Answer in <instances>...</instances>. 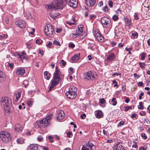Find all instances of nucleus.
<instances>
[{
    "label": "nucleus",
    "instance_id": "1",
    "mask_svg": "<svg viewBox=\"0 0 150 150\" xmlns=\"http://www.w3.org/2000/svg\"><path fill=\"white\" fill-rule=\"evenodd\" d=\"M61 75V72L60 70L58 69L57 66L55 68V70L53 74V79L51 81V85L49 87L48 91H50L59 82L61 78L60 76Z\"/></svg>",
    "mask_w": 150,
    "mask_h": 150
},
{
    "label": "nucleus",
    "instance_id": "2",
    "mask_svg": "<svg viewBox=\"0 0 150 150\" xmlns=\"http://www.w3.org/2000/svg\"><path fill=\"white\" fill-rule=\"evenodd\" d=\"M64 6L63 0H54L51 5L46 4L45 7L47 9L50 10L62 9Z\"/></svg>",
    "mask_w": 150,
    "mask_h": 150
},
{
    "label": "nucleus",
    "instance_id": "3",
    "mask_svg": "<svg viewBox=\"0 0 150 150\" xmlns=\"http://www.w3.org/2000/svg\"><path fill=\"white\" fill-rule=\"evenodd\" d=\"M1 107L4 109L6 112H11L10 109L12 105L11 100L6 97H2L0 100Z\"/></svg>",
    "mask_w": 150,
    "mask_h": 150
},
{
    "label": "nucleus",
    "instance_id": "4",
    "mask_svg": "<svg viewBox=\"0 0 150 150\" xmlns=\"http://www.w3.org/2000/svg\"><path fill=\"white\" fill-rule=\"evenodd\" d=\"M0 137L2 141L6 143L9 142L11 140L10 134L8 132L4 131L0 132Z\"/></svg>",
    "mask_w": 150,
    "mask_h": 150
},
{
    "label": "nucleus",
    "instance_id": "5",
    "mask_svg": "<svg viewBox=\"0 0 150 150\" xmlns=\"http://www.w3.org/2000/svg\"><path fill=\"white\" fill-rule=\"evenodd\" d=\"M75 87L71 86L69 89V91L66 92V95L67 98L72 99L74 98L75 95Z\"/></svg>",
    "mask_w": 150,
    "mask_h": 150
},
{
    "label": "nucleus",
    "instance_id": "6",
    "mask_svg": "<svg viewBox=\"0 0 150 150\" xmlns=\"http://www.w3.org/2000/svg\"><path fill=\"white\" fill-rule=\"evenodd\" d=\"M53 28L52 25L50 24H47L45 28V32L46 35L50 37L53 33Z\"/></svg>",
    "mask_w": 150,
    "mask_h": 150
},
{
    "label": "nucleus",
    "instance_id": "7",
    "mask_svg": "<svg viewBox=\"0 0 150 150\" xmlns=\"http://www.w3.org/2000/svg\"><path fill=\"white\" fill-rule=\"evenodd\" d=\"M101 21L102 24L105 25L106 27L111 28L112 26V23L110 19L107 17H104L102 18Z\"/></svg>",
    "mask_w": 150,
    "mask_h": 150
},
{
    "label": "nucleus",
    "instance_id": "8",
    "mask_svg": "<svg viewBox=\"0 0 150 150\" xmlns=\"http://www.w3.org/2000/svg\"><path fill=\"white\" fill-rule=\"evenodd\" d=\"M94 34L98 41L100 42H102L104 41V38L103 36L98 30H96Z\"/></svg>",
    "mask_w": 150,
    "mask_h": 150
},
{
    "label": "nucleus",
    "instance_id": "9",
    "mask_svg": "<svg viewBox=\"0 0 150 150\" xmlns=\"http://www.w3.org/2000/svg\"><path fill=\"white\" fill-rule=\"evenodd\" d=\"M15 24L18 27L21 28H24L26 25L25 22L21 20H19L16 21L15 23Z\"/></svg>",
    "mask_w": 150,
    "mask_h": 150
},
{
    "label": "nucleus",
    "instance_id": "10",
    "mask_svg": "<svg viewBox=\"0 0 150 150\" xmlns=\"http://www.w3.org/2000/svg\"><path fill=\"white\" fill-rule=\"evenodd\" d=\"M84 78L88 80L95 78L91 71H89L84 74Z\"/></svg>",
    "mask_w": 150,
    "mask_h": 150
},
{
    "label": "nucleus",
    "instance_id": "11",
    "mask_svg": "<svg viewBox=\"0 0 150 150\" xmlns=\"http://www.w3.org/2000/svg\"><path fill=\"white\" fill-rule=\"evenodd\" d=\"M85 3L88 7H93L96 3V0H85Z\"/></svg>",
    "mask_w": 150,
    "mask_h": 150
},
{
    "label": "nucleus",
    "instance_id": "12",
    "mask_svg": "<svg viewBox=\"0 0 150 150\" xmlns=\"http://www.w3.org/2000/svg\"><path fill=\"white\" fill-rule=\"evenodd\" d=\"M112 148L114 150H125L124 147L120 143L114 145Z\"/></svg>",
    "mask_w": 150,
    "mask_h": 150
},
{
    "label": "nucleus",
    "instance_id": "13",
    "mask_svg": "<svg viewBox=\"0 0 150 150\" xmlns=\"http://www.w3.org/2000/svg\"><path fill=\"white\" fill-rule=\"evenodd\" d=\"M83 31V26L82 25H79L78 28L76 31V38L77 36L80 35Z\"/></svg>",
    "mask_w": 150,
    "mask_h": 150
},
{
    "label": "nucleus",
    "instance_id": "14",
    "mask_svg": "<svg viewBox=\"0 0 150 150\" xmlns=\"http://www.w3.org/2000/svg\"><path fill=\"white\" fill-rule=\"evenodd\" d=\"M115 58V54L113 53H110L107 57L106 60L108 62L113 60Z\"/></svg>",
    "mask_w": 150,
    "mask_h": 150
},
{
    "label": "nucleus",
    "instance_id": "15",
    "mask_svg": "<svg viewBox=\"0 0 150 150\" xmlns=\"http://www.w3.org/2000/svg\"><path fill=\"white\" fill-rule=\"evenodd\" d=\"M14 129L16 131L19 132H21L23 130V128L20 124H17L15 125Z\"/></svg>",
    "mask_w": 150,
    "mask_h": 150
},
{
    "label": "nucleus",
    "instance_id": "16",
    "mask_svg": "<svg viewBox=\"0 0 150 150\" xmlns=\"http://www.w3.org/2000/svg\"><path fill=\"white\" fill-rule=\"evenodd\" d=\"M96 116L98 118H100L103 117V112L100 110H99L96 111L95 112Z\"/></svg>",
    "mask_w": 150,
    "mask_h": 150
},
{
    "label": "nucleus",
    "instance_id": "17",
    "mask_svg": "<svg viewBox=\"0 0 150 150\" xmlns=\"http://www.w3.org/2000/svg\"><path fill=\"white\" fill-rule=\"evenodd\" d=\"M26 53H25L24 51H23L22 53V55L20 54H18V56H19V57L21 59L23 60V59H25L26 60L28 59V58L26 57L25 55Z\"/></svg>",
    "mask_w": 150,
    "mask_h": 150
},
{
    "label": "nucleus",
    "instance_id": "18",
    "mask_svg": "<svg viewBox=\"0 0 150 150\" xmlns=\"http://www.w3.org/2000/svg\"><path fill=\"white\" fill-rule=\"evenodd\" d=\"M6 80L5 75L2 71L0 70V81H5Z\"/></svg>",
    "mask_w": 150,
    "mask_h": 150
},
{
    "label": "nucleus",
    "instance_id": "19",
    "mask_svg": "<svg viewBox=\"0 0 150 150\" xmlns=\"http://www.w3.org/2000/svg\"><path fill=\"white\" fill-rule=\"evenodd\" d=\"M25 70L23 68L18 69L16 71V73L18 75H23L25 72Z\"/></svg>",
    "mask_w": 150,
    "mask_h": 150
},
{
    "label": "nucleus",
    "instance_id": "20",
    "mask_svg": "<svg viewBox=\"0 0 150 150\" xmlns=\"http://www.w3.org/2000/svg\"><path fill=\"white\" fill-rule=\"evenodd\" d=\"M64 114L63 111H61L60 112L58 113V115L57 117V119L59 120L62 119L64 117Z\"/></svg>",
    "mask_w": 150,
    "mask_h": 150
},
{
    "label": "nucleus",
    "instance_id": "21",
    "mask_svg": "<svg viewBox=\"0 0 150 150\" xmlns=\"http://www.w3.org/2000/svg\"><path fill=\"white\" fill-rule=\"evenodd\" d=\"M49 124V122L47 119H44L42 120V126L45 127H47Z\"/></svg>",
    "mask_w": 150,
    "mask_h": 150
},
{
    "label": "nucleus",
    "instance_id": "22",
    "mask_svg": "<svg viewBox=\"0 0 150 150\" xmlns=\"http://www.w3.org/2000/svg\"><path fill=\"white\" fill-rule=\"evenodd\" d=\"M30 148L31 150H37L38 149V146L36 144H32L30 145Z\"/></svg>",
    "mask_w": 150,
    "mask_h": 150
},
{
    "label": "nucleus",
    "instance_id": "23",
    "mask_svg": "<svg viewBox=\"0 0 150 150\" xmlns=\"http://www.w3.org/2000/svg\"><path fill=\"white\" fill-rule=\"evenodd\" d=\"M93 146V144L91 143L87 142L85 143L84 145L83 146H86L87 148L92 149V147Z\"/></svg>",
    "mask_w": 150,
    "mask_h": 150
},
{
    "label": "nucleus",
    "instance_id": "24",
    "mask_svg": "<svg viewBox=\"0 0 150 150\" xmlns=\"http://www.w3.org/2000/svg\"><path fill=\"white\" fill-rule=\"evenodd\" d=\"M75 0H70L69 2V6L71 7H72L74 8H75L74 6L75 5L74 2Z\"/></svg>",
    "mask_w": 150,
    "mask_h": 150
},
{
    "label": "nucleus",
    "instance_id": "25",
    "mask_svg": "<svg viewBox=\"0 0 150 150\" xmlns=\"http://www.w3.org/2000/svg\"><path fill=\"white\" fill-rule=\"evenodd\" d=\"M16 141L18 144H22L24 143V140L23 138H20L17 139Z\"/></svg>",
    "mask_w": 150,
    "mask_h": 150
},
{
    "label": "nucleus",
    "instance_id": "26",
    "mask_svg": "<svg viewBox=\"0 0 150 150\" xmlns=\"http://www.w3.org/2000/svg\"><path fill=\"white\" fill-rule=\"evenodd\" d=\"M124 20L126 23L127 24V25H131V20H129L128 18H124Z\"/></svg>",
    "mask_w": 150,
    "mask_h": 150
},
{
    "label": "nucleus",
    "instance_id": "27",
    "mask_svg": "<svg viewBox=\"0 0 150 150\" xmlns=\"http://www.w3.org/2000/svg\"><path fill=\"white\" fill-rule=\"evenodd\" d=\"M61 15V12H57L54 13L53 17V20H54L55 18L57 16H59Z\"/></svg>",
    "mask_w": 150,
    "mask_h": 150
},
{
    "label": "nucleus",
    "instance_id": "28",
    "mask_svg": "<svg viewBox=\"0 0 150 150\" xmlns=\"http://www.w3.org/2000/svg\"><path fill=\"white\" fill-rule=\"evenodd\" d=\"M21 92H18V93L16 94L15 95L16 99V102H17L19 98L21 97Z\"/></svg>",
    "mask_w": 150,
    "mask_h": 150
},
{
    "label": "nucleus",
    "instance_id": "29",
    "mask_svg": "<svg viewBox=\"0 0 150 150\" xmlns=\"http://www.w3.org/2000/svg\"><path fill=\"white\" fill-rule=\"evenodd\" d=\"M146 55V54L144 52H142L140 54V56L141 57V60H143L145 58V56Z\"/></svg>",
    "mask_w": 150,
    "mask_h": 150
},
{
    "label": "nucleus",
    "instance_id": "30",
    "mask_svg": "<svg viewBox=\"0 0 150 150\" xmlns=\"http://www.w3.org/2000/svg\"><path fill=\"white\" fill-rule=\"evenodd\" d=\"M44 74L45 76H47L46 77V79L47 80H49L50 79V74H49L47 71H45L44 72Z\"/></svg>",
    "mask_w": 150,
    "mask_h": 150
},
{
    "label": "nucleus",
    "instance_id": "31",
    "mask_svg": "<svg viewBox=\"0 0 150 150\" xmlns=\"http://www.w3.org/2000/svg\"><path fill=\"white\" fill-rule=\"evenodd\" d=\"M111 102L112 103V104L114 106L115 105L117 104L116 99L115 98H113L112 99Z\"/></svg>",
    "mask_w": 150,
    "mask_h": 150
},
{
    "label": "nucleus",
    "instance_id": "32",
    "mask_svg": "<svg viewBox=\"0 0 150 150\" xmlns=\"http://www.w3.org/2000/svg\"><path fill=\"white\" fill-rule=\"evenodd\" d=\"M33 101L32 99H31L29 100H28L27 101V104L30 107L32 106Z\"/></svg>",
    "mask_w": 150,
    "mask_h": 150
},
{
    "label": "nucleus",
    "instance_id": "33",
    "mask_svg": "<svg viewBox=\"0 0 150 150\" xmlns=\"http://www.w3.org/2000/svg\"><path fill=\"white\" fill-rule=\"evenodd\" d=\"M132 35L134 39L137 38L138 36V34L137 32H134L132 33Z\"/></svg>",
    "mask_w": 150,
    "mask_h": 150
},
{
    "label": "nucleus",
    "instance_id": "34",
    "mask_svg": "<svg viewBox=\"0 0 150 150\" xmlns=\"http://www.w3.org/2000/svg\"><path fill=\"white\" fill-rule=\"evenodd\" d=\"M133 144L132 146V147L136 148L137 149V148H138V146L137 145V143L136 142L134 141H133Z\"/></svg>",
    "mask_w": 150,
    "mask_h": 150
},
{
    "label": "nucleus",
    "instance_id": "35",
    "mask_svg": "<svg viewBox=\"0 0 150 150\" xmlns=\"http://www.w3.org/2000/svg\"><path fill=\"white\" fill-rule=\"evenodd\" d=\"M139 105L138 106V108L141 110H143L144 108V107L142 106V102H140L139 103Z\"/></svg>",
    "mask_w": 150,
    "mask_h": 150
},
{
    "label": "nucleus",
    "instance_id": "36",
    "mask_svg": "<svg viewBox=\"0 0 150 150\" xmlns=\"http://www.w3.org/2000/svg\"><path fill=\"white\" fill-rule=\"evenodd\" d=\"M26 16L28 17V18H33V16L32 14L30 13L29 12H28L26 13Z\"/></svg>",
    "mask_w": 150,
    "mask_h": 150
},
{
    "label": "nucleus",
    "instance_id": "37",
    "mask_svg": "<svg viewBox=\"0 0 150 150\" xmlns=\"http://www.w3.org/2000/svg\"><path fill=\"white\" fill-rule=\"evenodd\" d=\"M119 18L118 16L116 15H114L112 17V19L114 21H116Z\"/></svg>",
    "mask_w": 150,
    "mask_h": 150
},
{
    "label": "nucleus",
    "instance_id": "38",
    "mask_svg": "<svg viewBox=\"0 0 150 150\" xmlns=\"http://www.w3.org/2000/svg\"><path fill=\"white\" fill-rule=\"evenodd\" d=\"M54 44L57 45H60V42L59 41H57L56 40H54L53 42Z\"/></svg>",
    "mask_w": 150,
    "mask_h": 150
},
{
    "label": "nucleus",
    "instance_id": "39",
    "mask_svg": "<svg viewBox=\"0 0 150 150\" xmlns=\"http://www.w3.org/2000/svg\"><path fill=\"white\" fill-rule=\"evenodd\" d=\"M42 120L39 121L37 122V125L39 127H42Z\"/></svg>",
    "mask_w": 150,
    "mask_h": 150
},
{
    "label": "nucleus",
    "instance_id": "40",
    "mask_svg": "<svg viewBox=\"0 0 150 150\" xmlns=\"http://www.w3.org/2000/svg\"><path fill=\"white\" fill-rule=\"evenodd\" d=\"M103 10L104 12L106 13L108 12V6L106 5L105 7H104V8H103Z\"/></svg>",
    "mask_w": 150,
    "mask_h": 150
},
{
    "label": "nucleus",
    "instance_id": "41",
    "mask_svg": "<svg viewBox=\"0 0 150 150\" xmlns=\"http://www.w3.org/2000/svg\"><path fill=\"white\" fill-rule=\"evenodd\" d=\"M52 116V114H50L48 117H47L46 118H45L48 121V120H50V119H51Z\"/></svg>",
    "mask_w": 150,
    "mask_h": 150
},
{
    "label": "nucleus",
    "instance_id": "42",
    "mask_svg": "<svg viewBox=\"0 0 150 150\" xmlns=\"http://www.w3.org/2000/svg\"><path fill=\"white\" fill-rule=\"evenodd\" d=\"M74 69L72 67L70 68L69 69V73L72 74L74 73Z\"/></svg>",
    "mask_w": 150,
    "mask_h": 150
},
{
    "label": "nucleus",
    "instance_id": "43",
    "mask_svg": "<svg viewBox=\"0 0 150 150\" xmlns=\"http://www.w3.org/2000/svg\"><path fill=\"white\" fill-rule=\"evenodd\" d=\"M71 62L72 63H74L75 62V54H74L71 57Z\"/></svg>",
    "mask_w": 150,
    "mask_h": 150
},
{
    "label": "nucleus",
    "instance_id": "44",
    "mask_svg": "<svg viewBox=\"0 0 150 150\" xmlns=\"http://www.w3.org/2000/svg\"><path fill=\"white\" fill-rule=\"evenodd\" d=\"M48 139H50V142H53V137L52 136L50 135L48 137Z\"/></svg>",
    "mask_w": 150,
    "mask_h": 150
},
{
    "label": "nucleus",
    "instance_id": "45",
    "mask_svg": "<svg viewBox=\"0 0 150 150\" xmlns=\"http://www.w3.org/2000/svg\"><path fill=\"white\" fill-rule=\"evenodd\" d=\"M75 45L71 42H70L69 45V47H71L72 48H74L75 47Z\"/></svg>",
    "mask_w": 150,
    "mask_h": 150
},
{
    "label": "nucleus",
    "instance_id": "46",
    "mask_svg": "<svg viewBox=\"0 0 150 150\" xmlns=\"http://www.w3.org/2000/svg\"><path fill=\"white\" fill-rule=\"evenodd\" d=\"M141 136L142 137V138L144 139H146L147 138V136L145 135V134L144 133H143L141 134Z\"/></svg>",
    "mask_w": 150,
    "mask_h": 150
},
{
    "label": "nucleus",
    "instance_id": "47",
    "mask_svg": "<svg viewBox=\"0 0 150 150\" xmlns=\"http://www.w3.org/2000/svg\"><path fill=\"white\" fill-rule=\"evenodd\" d=\"M132 106H125L124 107L125 110L126 111H127L131 109L132 108Z\"/></svg>",
    "mask_w": 150,
    "mask_h": 150
},
{
    "label": "nucleus",
    "instance_id": "48",
    "mask_svg": "<svg viewBox=\"0 0 150 150\" xmlns=\"http://www.w3.org/2000/svg\"><path fill=\"white\" fill-rule=\"evenodd\" d=\"M80 56V53H78L76 55V61H78L79 58V56Z\"/></svg>",
    "mask_w": 150,
    "mask_h": 150
},
{
    "label": "nucleus",
    "instance_id": "49",
    "mask_svg": "<svg viewBox=\"0 0 150 150\" xmlns=\"http://www.w3.org/2000/svg\"><path fill=\"white\" fill-rule=\"evenodd\" d=\"M108 5H109V6L110 8L112 7L113 4V2L112 1H108Z\"/></svg>",
    "mask_w": 150,
    "mask_h": 150
},
{
    "label": "nucleus",
    "instance_id": "50",
    "mask_svg": "<svg viewBox=\"0 0 150 150\" xmlns=\"http://www.w3.org/2000/svg\"><path fill=\"white\" fill-rule=\"evenodd\" d=\"M100 102L101 104H103L105 102V100L103 98H101L100 99Z\"/></svg>",
    "mask_w": 150,
    "mask_h": 150
},
{
    "label": "nucleus",
    "instance_id": "51",
    "mask_svg": "<svg viewBox=\"0 0 150 150\" xmlns=\"http://www.w3.org/2000/svg\"><path fill=\"white\" fill-rule=\"evenodd\" d=\"M112 83L114 84V87H117L118 86L117 83L115 80H113L112 81Z\"/></svg>",
    "mask_w": 150,
    "mask_h": 150
},
{
    "label": "nucleus",
    "instance_id": "52",
    "mask_svg": "<svg viewBox=\"0 0 150 150\" xmlns=\"http://www.w3.org/2000/svg\"><path fill=\"white\" fill-rule=\"evenodd\" d=\"M143 65L144 66L145 65V64L144 63H142L141 62H140L139 63V64L140 66V67L142 69H143L145 68V67L144 66H142V65Z\"/></svg>",
    "mask_w": 150,
    "mask_h": 150
},
{
    "label": "nucleus",
    "instance_id": "53",
    "mask_svg": "<svg viewBox=\"0 0 150 150\" xmlns=\"http://www.w3.org/2000/svg\"><path fill=\"white\" fill-rule=\"evenodd\" d=\"M116 13L118 15H120L122 14V11L120 9H118L116 11Z\"/></svg>",
    "mask_w": 150,
    "mask_h": 150
},
{
    "label": "nucleus",
    "instance_id": "54",
    "mask_svg": "<svg viewBox=\"0 0 150 150\" xmlns=\"http://www.w3.org/2000/svg\"><path fill=\"white\" fill-rule=\"evenodd\" d=\"M92 149L87 148L86 146H83L81 150H92Z\"/></svg>",
    "mask_w": 150,
    "mask_h": 150
},
{
    "label": "nucleus",
    "instance_id": "55",
    "mask_svg": "<svg viewBox=\"0 0 150 150\" xmlns=\"http://www.w3.org/2000/svg\"><path fill=\"white\" fill-rule=\"evenodd\" d=\"M61 62L62 63V65L63 66H65L66 64V62L64 60L62 59L61 60Z\"/></svg>",
    "mask_w": 150,
    "mask_h": 150
},
{
    "label": "nucleus",
    "instance_id": "56",
    "mask_svg": "<svg viewBox=\"0 0 150 150\" xmlns=\"http://www.w3.org/2000/svg\"><path fill=\"white\" fill-rule=\"evenodd\" d=\"M139 114L141 116H144L145 115L146 112L142 111L140 112Z\"/></svg>",
    "mask_w": 150,
    "mask_h": 150
},
{
    "label": "nucleus",
    "instance_id": "57",
    "mask_svg": "<svg viewBox=\"0 0 150 150\" xmlns=\"http://www.w3.org/2000/svg\"><path fill=\"white\" fill-rule=\"evenodd\" d=\"M134 19L136 20H137L139 19V18L138 17V15L137 13H135L134 15Z\"/></svg>",
    "mask_w": 150,
    "mask_h": 150
},
{
    "label": "nucleus",
    "instance_id": "58",
    "mask_svg": "<svg viewBox=\"0 0 150 150\" xmlns=\"http://www.w3.org/2000/svg\"><path fill=\"white\" fill-rule=\"evenodd\" d=\"M115 75H117V76L120 75V76L121 75V74L120 73H118L117 72H115L112 74V76H114V77H115Z\"/></svg>",
    "mask_w": 150,
    "mask_h": 150
},
{
    "label": "nucleus",
    "instance_id": "59",
    "mask_svg": "<svg viewBox=\"0 0 150 150\" xmlns=\"http://www.w3.org/2000/svg\"><path fill=\"white\" fill-rule=\"evenodd\" d=\"M43 139V137L40 136H39L38 137V138H37V139L38 140V141H42V140Z\"/></svg>",
    "mask_w": 150,
    "mask_h": 150
},
{
    "label": "nucleus",
    "instance_id": "60",
    "mask_svg": "<svg viewBox=\"0 0 150 150\" xmlns=\"http://www.w3.org/2000/svg\"><path fill=\"white\" fill-rule=\"evenodd\" d=\"M42 42V41L41 40H37L36 41V43L38 44H40Z\"/></svg>",
    "mask_w": 150,
    "mask_h": 150
},
{
    "label": "nucleus",
    "instance_id": "61",
    "mask_svg": "<svg viewBox=\"0 0 150 150\" xmlns=\"http://www.w3.org/2000/svg\"><path fill=\"white\" fill-rule=\"evenodd\" d=\"M81 119H84L86 118V116L85 114H83L81 115Z\"/></svg>",
    "mask_w": 150,
    "mask_h": 150
},
{
    "label": "nucleus",
    "instance_id": "62",
    "mask_svg": "<svg viewBox=\"0 0 150 150\" xmlns=\"http://www.w3.org/2000/svg\"><path fill=\"white\" fill-rule=\"evenodd\" d=\"M143 83L142 82H139L137 83V86H141L143 85Z\"/></svg>",
    "mask_w": 150,
    "mask_h": 150
},
{
    "label": "nucleus",
    "instance_id": "63",
    "mask_svg": "<svg viewBox=\"0 0 150 150\" xmlns=\"http://www.w3.org/2000/svg\"><path fill=\"white\" fill-rule=\"evenodd\" d=\"M67 23L69 24L70 25H74L75 24V23L74 22H70L69 21H67L66 23Z\"/></svg>",
    "mask_w": 150,
    "mask_h": 150
},
{
    "label": "nucleus",
    "instance_id": "64",
    "mask_svg": "<svg viewBox=\"0 0 150 150\" xmlns=\"http://www.w3.org/2000/svg\"><path fill=\"white\" fill-rule=\"evenodd\" d=\"M85 10L86 11V13H85V16L86 17L88 15L87 12L88 11V8H87L86 7L85 8Z\"/></svg>",
    "mask_w": 150,
    "mask_h": 150
}]
</instances>
